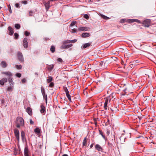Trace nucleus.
<instances>
[{
	"mask_svg": "<svg viewBox=\"0 0 156 156\" xmlns=\"http://www.w3.org/2000/svg\"><path fill=\"white\" fill-rule=\"evenodd\" d=\"M24 122L23 118L20 117H17L16 120V127L19 128L24 126Z\"/></svg>",
	"mask_w": 156,
	"mask_h": 156,
	"instance_id": "obj_1",
	"label": "nucleus"
},
{
	"mask_svg": "<svg viewBox=\"0 0 156 156\" xmlns=\"http://www.w3.org/2000/svg\"><path fill=\"white\" fill-rule=\"evenodd\" d=\"M127 22L129 23H133L134 22L141 23L140 21L137 20L135 19H129L127 20L126 19H121L120 20V22L121 23H124Z\"/></svg>",
	"mask_w": 156,
	"mask_h": 156,
	"instance_id": "obj_2",
	"label": "nucleus"
},
{
	"mask_svg": "<svg viewBox=\"0 0 156 156\" xmlns=\"http://www.w3.org/2000/svg\"><path fill=\"white\" fill-rule=\"evenodd\" d=\"M140 23L142 24L146 27H149L151 25V21L149 20H145L142 22L140 21Z\"/></svg>",
	"mask_w": 156,
	"mask_h": 156,
	"instance_id": "obj_3",
	"label": "nucleus"
},
{
	"mask_svg": "<svg viewBox=\"0 0 156 156\" xmlns=\"http://www.w3.org/2000/svg\"><path fill=\"white\" fill-rule=\"evenodd\" d=\"M14 133L15 136L18 141L20 140V135L19 130L17 129H14Z\"/></svg>",
	"mask_w": 156,
	"mask_h": 156,
	"instance_id": "obj_4",
	"label": "nucleus"
},
{
	"mask_svg": "<svg viewBox=\"0 0 156 156\" xmlns=\"http://www.w3.org/2000/svg\"><path fill=\"white\" fill-rule=\"evenodd\" d=\"M45 7V9L46 11H48L50 7V1H49L48 2L44 1L43 2Z\"/></svg>",
	"mask_w": 156,
	"mask_h": 156,
	"instance_id": "obj_5",
	"label": "nucleus"
},
{
	"mask_svg": "<svg viewBox=\"0 0 156 156\" xmlns=\"http://www.w3.org/2000/svg\"><path fill=\"white\" fill-rule=\"evenodd\" d=\"M17 57L19 60L22 62H24V58L23 56L22 53L19 52L17 53Z\"/></svg>",
	"mask_w": 156,
	"mask_h": 156,
	"instance_id": "obj_6",
	"label": "nucleus"
},
{
	"mask_svg": "<svg viewBox=\"0 0 156 156\" xmlns=\"http://www.w3.org/2000/svg\"><path fill=\"white\" fill-rule=\"evenodd\" d=\"M95 147L96 150L99 151L103 152V149L101 146L98 144H96L95 145Z\"/></svg>",
	"mask_w": 156,
	"mask_h": 156,
	"instance_id": "obj_7",
	"label": "nucleus"
},
{
	"mask_svg": "<svg viewBox=\"0 0 156 156\" xmlns=\"http://www.w3.org/2000/svg\"><path fill=\"white\" fill-rule=\"evenodd\" d=\"M23 45L25 48L28 47L27 38V37L24 38L23 41Z\"/></svg>",
	"mask_w": 156,
	"mask_h": 156,
	"instance_id": "obj_8",
	"label": "nucleus"
},
{
	"mask_svg": "<svg viewBox=\"0 0 156 156\" xmlns=\"http://www.w3.org/2000/svg\"><path fill=\"white\" fill-rule=\"evenodd\" d=\"M21 136L22 141L23 142H26V139L25 137V133L23 131H22L21 132Z\"/></svg>",
	"mask_w": 156,
	"mask_h": 156,
	"instance_id": "obj_9",
	"label": "nucleus"
},
{
	"mask_svg": "<svg viewBox=\"0 0 156 156\" xmlns=\"http://www.w3.org/2000/svg\"><path fill=\"white\" fill-rule=\"evenodd\" d=\"M89 28L87 27H80L78 28V30L79 31H87Z\"/></svg>",
	"mask_w": 156,
	"mask_h": 156,
	"instance_id": "obj_10",
	"label": "nucleus"
},
{
	"mask_svg": "<svg viewBox=\"0 0 156 156\" xmlns=\"http://www.w3.org/2000/svg\"><path fill=\"white\" fill-rule=\"evenodd\" d=\"M40 112L41 113L43 114L46 111L44 105L43 104H42L40 106Z\"/></svg>",
	"mask_w": 156,
	"mask_h": 156,
	"instance_id": "obj_11",
	"label": "nucleus"
},
{
	"mask_svg": "<svg viewBox=\"0 0 156 156\" xmlns=\"http://www.w3.org/2000/svg\"><path fill=\"white\" fill-rule=\"evenodd\" d=\"M72 46V44L67 45L63 44L61 46V49H66L71 47Z\"/></svg>",
	"mask_w": 156,
	"mask_h": 156,
	"instance_id": "obj_12",
	"label": "nucleus"
},
{
	"mask_svg": "<svg viewBox=\"0 0 156 156\" xmlns=\"http://www.w3.org/2000/svg\"><path fill=\"white\" fill-rule=\"evenodd\" d=\"M7 81L8 80L6 78H4L0 81V84L2 85H3L4 83L7 82Z\"/></svg>",
	"mask_w": 156,
	"mask_h": 156,
	"instance_id": "obj_13",
	"label": "nucleus"
},
{
	"mask_svg": "<svg viewBox=\"0 0 156 156\" xmlns=\"http://www.w3.org/2000/svg\"><path fill=\"white\" fill-rule=\"evenodd\" d=\"M64 91L66 92V96L67 98H70L71 96L69 94V91L68 90L67 88L66 87H65L64 88Z\"/></svg>",
	"mask_w": 156,
	"mask_h": 156,
	"instance_id": "obj_14",
	"label": "nucleus"
},
{
	"mask_svg": "<svg viewBox=\"0 0 156 156\" xmlns=\"http://www.w3.org/2000/svg\"><path fill=\"white\" fill-rule=\"evenodd\" d=\"M0 65L3 68H5L8 66V64L5 61H2L1 62Z\"/></svg>",
	"mask_w": 156,
	"mask_h": 156,
	"instance_id": "obj_15",
	"label": "nucleus"
},
{
	"mask_svg": "<svg viewBox=\"0 0 156 156\" xmlns=\"http://www.w3.org/2000/svg\"><path fill=\"white\" fill-rule=\"evenodd\" d=\"M90 34L87 33H84L81 34V37L83 38L87 37H90Z\"/></svg>",
	"mask_w": 156,
	"mask_h": 156,
	"instance_id": "obj_16",
	"label": "nucleus"
},
{
	"mask_svg": "<svg viewBox=\"0 0 156 156\" xmlns=\"http://www.w3.org/2000/svg\"><path fill=\"white\" fill-rule=\"evenodd\" d=\"M8 30L9 32V34L10 35H12L14 33L13 30L12 28L11 27H8Z\"/></svg>",
	"mask_w": 156,
	"mask_h": 156,
	"instance_id": "obj_17",
	"label": "nucleus"
},
{
	"mask_svg": "<svg viewBox=\"0 0 156 156\" xmlns=\"http://www.w3.org/2000/svg\"><path fill=\"white\" fill-rule=\"evenodd\" d=\"M26 111L30 115H32V110L29 107H27L26 109Z\"/></svg>",
	"mask_w": 156,
	"mask_h": 156,
	"instance_id": "obj_18",
	"label": "nucleus"
},
{
	"mask_svg": "<svg viewBox=\"0 0 156 156\" xmlns=\"http://www.w3.org/2000/svg\"><path fill=\"white\" fill-rule=\"evenodd\" d=\"M2 74H5L6 75H7L9 77L12 76V73L10 72H3L2 73Z\"/></svg>",
	"mask_w": 156,
	"mask_h": 156,
	"instance_id": "obj_19",
	"label": "nucleus"
},
{
	"mask_svg": "<svg viewBox=\"0 0 156 156\" xmlns=\"http://www.w3.org/2000/svg\"><path fill=\"white\" fill-rule=\"evenodd\" d=\"M108 101V99L107 100L105 99V101L104 103V108L105 110L107 109V105L109 103Z\"/></svg>",
	"mask_w": 156,
	"mask_h": 156,
	"instance_id": "obj_20",
	"label": "nucleus"
},
{
	"mask_svg": "<svg viewBox=\"0 0 156 156\" xmlns=\"http://www.w3.org/2000/svg\"><path fill=\"white\" fill-rule=\"evenodd\" d=\"M91 44V43H88L84 44L82 46L83 48H85L87 47H89Z\"/></svg>",
	"mask_w": 156,
	"mask_h": 156,
	"instance_id": "obj_21",
	"label": "nucleus"
},
{
	"mask_svg": "<svg viewBox=\"0 0 156 156\" xmlns=\"http://www.w3.org/2000/svg\"><path fill=\"white\" fill-rule=\"evenodd\" d=\"M35 133L37 134H39L40 133V129L38 128H37L34 129Z\"/></svg>",
	"mask_w": 156,
	"mask_h": 156,
	"instance_id": "obj_22",
	"label": "nucleus"
},
{
	"mask_svg": "<svg viewBox=\"0 0 156 156\" xmlns=\"http://www.w3.org/2000/svg\"><path fill=\"white\" fill-rule=\"evenodd\" d=\"M8 81L9 83H10V86L11 85H13L14 84V83L13 82L12 78L11 77H9L8 79Z\"/></svg>",
	"mask_w": 156,
	"mask_h": 156,
	"instance_id": "obj_23",
	"label": "nucleus"
},
{
	"mask_svg": "<svg viewBox=\"0 0 156 156\" xmlns=\"http://www.w3.org/2000/svg\"><path fill=\"white\" fill-rule=\"evenodd\" d=\"M54 68V65H51L49 66L48 67H47L49 71H51Z\"/></svg>",
	"mask_w": 156,
	"mask_h": 156,
	"instance_id": "obj_24",
	"label": "nucleus"
},
{
	"mask_svg": "<svg viewBox=\"0 0 156 156\" xmlns=\"http://www.w3.org/2000/svg\"><path fill=\"white\" fill-rule=\"evenodd\" d=\"M87 138L86 137H85L83 140V146H87Z\"/></svg>",
	"mask_w": 156,
	"mask_h": 156,
	"instance_id": "obj_25",
	"label": "nucleus"
},
{
	"mask_svg": "<svg viewBox=\"0 0 156 156\" xmlns=\"http://www.w3.org/2000/svg\"><path fill=\"white\" fill-rule=\"evenodd\" d=\"M52 80V78L51 76H49L47 79V82L48 83H49L51 82Z\"/></svg>",
	"mask_w": 156,
	"mask_h": 156,
	"instance_id": "obj_26",
	"label": "nucleus"
},
{
	"mask_svg": "<svg viewBox=\"0 0 156 156\" xmlns=\"http://www.w3.org/2000/svg\"><path fill=\"white\" fill-rule=\"evenodd\" d=\"M41 90L42 94H46L45 92V90L44 88L42 86L41 87Z\"/></svg>",
	"mask_w": 156,
	"mask_h": 156,
	"instance_id": "obj_27",
	"label": "nucleus"
},
{
	"mask_svg": "<svg viewBox=\"0 0 156 156\" xmlns=\"http://www.w3.org/2000/svg\"><path fill=\"white\" fill-rule=\"evenodd\" d=\"M108 142H109L110 143H114V140L113 139V137H109L108 140Z\"/></svg>",
	"mask_w": 156,
	"mask_h": 156,
	"instance_id": "obj_28",
	"label": "nucleus"
},
{
	"mask_svg": "<svg viewBox=\"0 0 156 156\" xmlns=\"http://www.w3.org/2000/svg\"><path fill=\"white\" fill-rule=\"evenodd\" d=\"M99 134L101 135L102 137L104 139H105V136L103 134V133L102 132L101 130H99Z\"/></svg>",
	"mask_w": 156,
	"mask_h": 156,
	"instance_id": "obj_29",
	"label": "nucleus"
},
{
	"mask_svg": "<svg viewBox=\"0 0 156 156\" xmlns=\"http://www.w3.org/2000/svg\"><path fill=\"white\" fill-rule=\"evenodd\" d=\"M43 96V97L44 98L45 100V102L46 103H47V96L46 94H45L42 95Z\"/></svg>",
	"mask_w": 156,
	"mask_h": 156,
	"instance_id": "obj_30",
	"label": "nucleus"
},
{
	"mask_svg": "<svg viewBox=\"0 0 156 156\" xmlns=\"http://www.w3.org/2000/svg\"><path fill=\"white\" fill-rule=\"evenodd\" d=\"M106 121V122L105 123V126H107L110 124V121L108 119H107Z\"/></svg>",
	"mask_w": 156,
	"mask_h": 156,
	"instance_id": "obj_31",
	"label": "nucleus"
},
{
	"mask_svg": "<svg viewBox=\"0 0 156 156\" xmlns=\"http://www.w3.org/2000/svg\"><path fill=\"white\" fill-rule=\"evenodd\" d=\"M50 51L52 53H53L55 51V47L52 45L51 46V48H50Z\"/></svg>",
	"mask_w": 156,
	"mask_h": 156,
	"instance_id": "obj_32",
	"label": "nucleus"
},
{
	"mask_svg": "<svg viewBox=\"0 0 156 156\" xmlns=\"http://www.w3.org/2000/svg\"><path fill=\"white\" fill-rule=\"evenodd\" d=\"M15 27L17 29H19L20 28V25L19 24H15Z\"/></svg>",
	"mask_w": 156,
	"mask_h": 156,
	"instance_id": "obj_33",
	"label": "nucleus"
},
{
	"mask_svg": "<svg viewBox=\"0 0 156 156\" xmlns=\"http://www.w3.org/2000/svg\"><path fill=\"white\" fill-rule=\"evenodd\" d=\"M12 87L11 86L8 87L7 89V90L11 92L12 91Z\"/></svg>",
	"mask_w": 156,
	"mask_h": 156,
	"instance_id": "obj_34",
	"label": "nucleus"
},
{
	"mask_svg": "<svg viewBox=\"0 0 156 156\" xmlns=\"http://www.w3.org/2000/svg\"><path fill=\"white\" fill-rule=\"evenodd\" d=\"M15 66L16 68L18 69H21L22 67V66L21 65H16Z\"/></svg>",
	"mask_w": 156,
	"mask_h": 156,
	"instance_id": "obj_35",
	"label": "nucleus"
},
{
	"mask_svg": "<svg viewBox=\"0 0 156 156\" xmlns=\"http://www.w3.org/2000/svg\"><path fill=\"white\" fill-rule=\"evenodd\" d=\"M14 35L15 36V38L16 39H18L19 37V34L17 33H15Z\"/></svg>",
	"mask_w": 156,
	"mask_h": 156,
	"instance_id": "obj_36",
	"label": "nucleus"
},
{
	"mask_svg": "<svg viewBox=\"0 0 156 156\" xmlns=\"http://www.w3.org/2000/svg\"><path fill=\"white\" fill-rule=\"evenodd\" d=\"M105 99L107 100L108 99V101L109 103H110V102L111 101L112 99L110 98V96L108 97L105 98Z\"/></svg>",
	"mask_w": 156,
	"mask_h": 156,
	"instance_id": "obj_37",
	"label": "nucleus"
},
{
	"mask_svg": "<svg viewBox=\"0 0 156 156\" xmlns=\"http://www.w3.org/2000/svg\"><path fill=\"white\" fill-rule=\"evenodd\" d=\"M49 86V87H53L54 86V83L53 82H50Z\"/></svg>",
	"mask_w": 156,
	"mask_h": 156,
	"instance_id": "obj_38",
	"label": "nucleus"
},
{
	"mask_svg": "<svg viewBox=\"0 0 156 156\" xmlns=\"http://www.w3.org/2000/svg\"><path fill=\"white\" fill-rule=\"evenodd\" d=\"M114 143H110L108 142V145L109 147L111 148H112L113 146V144Z\"/></svg>",
	"mask_w": 156,
	"mask_h": 156,
	"instance_id": "obj_39",
	"label": "nucleus"
},
{
	"mask_svg": "<svg viewBox=\"0 0 156 156\" xmlns=\"http://www.w3.org/2000/svg\"><path fill=\"white\" fill-rule=\"evenodd\" d=\"M83 17L87 20H88L89 18V16L86 14L84 15Z\"/></svg>",
	"mask_w": 156,
	"mask_h": 156,
	"instance_id": "obj_40",
	"label": "nucleus"
},
{
	"mask_svg": "<svg viewBox=\"0 0 156 156\" xmlns=\"http://www.w3.org/2000/svg\"><path fill=\"white\" fill-rule=\"evenodd\" d=\"M29 150L27 147H25L24 149V153H28Z\"/></svg>",
	"mask_w": 156,
	"mask_h": 156,
	"instance_id": "obj_41",
	"label": "nucleus"
},
{
	"mask_svg": "<svg viewBox=\"0 0 156 156\" xmlns=\"http://www.w3.org/2000/svg\"><path fill=\"white\" fill-rule=\"evenodd\" d=\"M76 22L75 21H73L70 24V26H73L76 23Z\"/></svg>",
	"mask_w": 156,
	"mask_h": 156,
	"instance_id": "obj_42",
	"label": "nucleus"
},
{
	"mask_svg": "<svg viewBox=\"0 0 156 156\" xmlns=\"http://www.w3.org/2000/svg\"><path fill=\"white\" fill-rule=\"evenodd\" d=\"M25 35L26 36H29L30 33V32H28L27 31H26L25 32Z\"/></svg>",
	"mask_w": 156,
	"mask_h": 156,
	"instance_id": "obj_43",
	"label": "nucleus"
},
{
	"mask_svg": "<svg viewBox=\"0 0 156 156\" xmlns=\"http://www.w3.org/2000/svg\"><path fill=\"white\" fill-rule=\"evenodd\" d=\"M63 44H67V43H70V40H67L66 41H63Z\"/></svg>",
	"mask_w": 156,
	"mask_h": 156,
	"instance_id": "obj_44",
	"label": "nucleus"
},
{
	"mask_svg": "<svg viewBox=\"0 0 156 156\" xmlns=\"http://www.w3.org/2000/svg\"><path fill=\"white\" fill-rule=\"evenodd\" d=\"M16 76H17V77H18L19 78L21 76V74L20 73H16Z\"/></svg>",
	"mask_w": 156,
	"mask_h": 156,
	"instance_id": "obj_45",
	"label": "nucleus"
},
{
	"mask_svg": "<svg viewBox=\"0 0 156 156\" xmlns=\"http://www.w3.org/2000/svg\"><path fill=\"white\" fill-rule=\"evenodd\" d=\"M8 7L9 10V12L10 13H12V11L11 9V8L10 6V5H8Z\"/></svg>",
	"mask_w": 156,
	"mask_h": 156,
	"instance_id": "obj_46",
	"label": "nucleus"
},
{
	"mask_svg": "<svg viewBox=\"0 0 156 156\" xmlns=\"http://www.w3.org/2000/svg\"><path fill=\"white\" fill-rule=\"evenodd\" d=\"M77 41L76 39H74L73 40H70V43H74Z\"/></svg>",
	"mask_w": 156,
	"mask_h": 156,
	"instance_id": "obj_47",
	"label": "nucleus"
},
{
	"mask_svg": "<svg viewBox=\"0 0 156 156\" xmlns=\"http://www.w3.org/2000/svg\"><path fill=\"white\" fill-rule=\"evenodd\" d=\"M26 79L25 78L23 79L22 80V82L23 83H24L26 82Z\"/></svg>",
	"mask_w": 156,
	"mask_h": 156,
	"instance_id": "obj_48",
	"label": "nucleus"
},
{
	"mask_svg": "<svg viewBox=\"0 0 156 156\" xmlns=\"http://www.w3.org/2000/svg\"><path fill=\"white\" fill-rule=\"evenodd\" d=\"M77 31V30L76 29L74 28L72 30V32L73 33H75Z\"/></svg>",
	"mask_w": 156,
	"mask_h": 156,
	"instance_id": "obj_49",
	"label": "nucleus"
},
{
	"mask_svg": "<svg viewBox=\"0 0 156 156\" xmlns=\"http://www.w3.org/2000/svg\"><path fill=\"white\" fill-rule=\"evenodd\" d=\"M57 60L58 62H62V59L60 58H58V59H57Z\"/></svg>",
	"mask_w": 156,
	"mask_h": 156,
	"instance_id": "obj_50",
	"label": "nucleus"
},
{
	"mask_svg": "<svg viewBox=\"0 0 156 156\" xmlns=\"http://www.w3.org/2000/svg\"><path fill=\"white\" fill-rule=\"evenodd\" d=\"M103 18L105 19H109V18L106 16H103Z\"/></svg>",
	"mask_w": 156,
	"mask_h": 156,
	"instance_id": "obj_51",
	"label": "nucleus"
},
{
	"mask_svg": "<svg viewBox=\"0 0 156 156\" xmlns=\"http://www.w3.org/2000/svg\"><path fill=\"white\" fill-rule=\"evenodd\" d=\"M30 124L32 125L34 124V122L31 119L30 120Z\"/></svg>",
	"mask_w": 156,
	"mask_h": 156,
	"instance_id": "obj_52",
	"label": "nucleus"
},
{
	"mask_svg": "<svg viewBox=\"0 0 156 156\" xmlns=\"http://www.w3.org/2000/svg\"><path fill=\"white\" fill-rule=\"evenodd\" d=\"M32 13H33L32 11H30L29 12V16H32Z\"/></svg>",
	"mask_w": 156,
	"mask_h": 156,
	"instance_id": "obj_53",
	"label": "nucleus"
},
{
	"mask_svg": "<svg viewBox=\"0 0 156 156\" xmlns=\"http://www.w3.org/2000/svg\"><path fill=\"white\" fill-rule=\"evenodd\" d=\"M15 6L17 8H19L20 7L18 3L16 4Z\"/></svg>",
	"mask_w": 156,
	"mask_h": 156,
	"instance_id": "obj_54",
	"label": "nucleus"
},
{
	"mask_svg": "<svg viewBox=\"0 0 156 156\" xmlns=\"http://www.w3.org/2000/svg\"><path fill=\"white\" fill-rule=\"evenodd\" d=\"M94 124H95V126H96L97 125V122H96V120L95 119H94Z\"/></svg>",
	"mask_w": 156,
	"mask_h": 156,
	"instance_id": "obj_55",
	"label": "nucleus"
},
{
	"mask_svg": "<svg viewBox=\"0 0 156 156\" xmlns=\"http://www.w3.org/2000/svg\"><path fill=\"white\" fill-rule=\"evenodd\" d=\"M23 3L25 4H27V2L26 1H23Z\"/></svg>",
	"mask_w": 156,
	"mask_h": 156,
	"instance_id": "obj_56",
	"label": "nucleus"
},
{
	"mask_svg": "<svg viewBox=\"0 0 156 156\" xmlns=\"http://www.w3.org/2000/svg\"><path fill=\"white\" fill-rule=\"evenodd\" d=\"M24 156H29L28 153H24Z\"/></svg>",
	"mask_w": 156,
	"mask_h": 156,
	"instance_id": "obj_57",
	"label": "nucleus"
},
{
	"mask_svg": "<svg viewBox=\"0 0 156 156\" xmlns=\"http://www.w3.org/2000/svg\"><path fill=\"white\" fill-rule=\"evenodd\" d=\"M93 145H94V144H92L90 146V148H92L93 147Z\"/></svg>",
	"mask_w": 156,
	"mask_h": 156,
	"instance_id": "obj_58",
	"label": "nucleus"
},
{
	"mask_svg": "<svg viewBox=\"0 0 156 156\" xmlns=\"http://www.w3.org/2000/svg\"><path fill=\"white\" fill-rule=\"evenodd\" d=\"M68 98V99L69 100V101L71 102V97L70 98Z\"/></svg>",
	"mask_w": 156,
	"mask_h": 156,
	"instance_id": "obj_59",
	"label": "nucleus"
},
{
	"mask_svg": "<svg viewBox=\"0 0 156 156\" xmlns=\"http://www.w3.org/2000/svg\"><path fill=\"white\" fill-rule=\"evenodd\" d=\"M109 133H110V131H107V134L108 135L109 134Z\"/></svg>",
	"mask_w": 156,
	"mask_h": 156,
	"instance_id": "obj_60",
	"label": "nucleus"
},
{
	"mask_svg": "<svg viewBox=\"0 0 156 156\" xmlns=\"http://www.w3.org/2000/svg\"><path fill=\"white\" fill-rule=\"evenodd\" d=\"M62 156H68V155L67 154H65L63 155Z\"/></svg>",
	"mask_w": 156,
	"mask_h": 156,
	"instance_id": "obj_61",
	"label": "nucleus"
},
{
	"mask_svg": "<svg viewBox=\"0 0 156 156\" xmlns=\"http://www.w3.org/2000/svg\"><path fill=\"white\" fill-rule=\"evenodd\" d=\"M5 102V100H2V103H4Z\"/></svg>",
	"mask_w": 156,
	"mask_h": 156,
	"instance_id": "obj_62",
	"label": "nucleus"
},
{
	"mask_svg": "<svg viewBox=\"0 0 156 156\" xmlns=\"http://www.w3.org/2000/svg\"><path fill=\"white\" fill-rule=\"evenodd\" d=\"M49 1H57V0H49Z\"/></svg>",
	"mask_w": 156,
	"mask_h": 156,
	"instance_id": "obj_63",
	"label": "nucleus"
},
{
	"mask_svg": "<svg viewBox=\"0 0 156 156\" xmlns=\"http://www.w3.org/2000/svg\"><path fill=\"white\" fill-rule=\"evenodd\" d=\"M35 74H36L37 75H38V73H35Z\"/></svg>",
	"mask_w": 156,
	"mask_h": 156,
	"instance_id": "obj_64",
	"label": "nucleus"
}]
</instances>
